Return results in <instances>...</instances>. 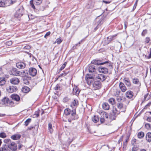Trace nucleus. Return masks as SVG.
Wrapping results in <instances>:
<instances>
[{
	"label": "nucleus",
	"mask_w": 151,
	"mask_h": 151,
	"mask_svg": "<svg viewBox=\"0 0 151 151\" xmlns=\"http://www.w3.org/2000/svg\"><path fill=\"white\" fill-rule=\"evenodd\" d=\"M116 96L117 97L116 99L118 102H120L122 100V99L121 96L118 95Z\"/></svg>",
	"instance_id": "nucleus-49"
},
{
	"label": "nucleus",
	"mask_w": 151,
	"mask_h": 151,
	"mask_svg": "<svg viewBox=\"0 0 151 151\" xmlns=\"http://www.w3.org/2000/svg\"><path fill=\"white\" fill-rule=\"evenodd\" d=\"M78 103L77 100L74 99L71 103L70 106L73 108V109H76V107L78 106Z\"/></svg>",
	"instance_id": "nucleus-20"
},
{
	"label": "nucleus",
	"mask_w": 151,
	"mask_h": 151,
	"mask_svg": "<svg viewBox=\"0 0 151 151\" xmlns=\"http://www.w3.org/2000/svg\"><path fill=\"white\" fill-rule=\"evenodd\" d=\"M146 140L148 142H151V133L148 132L146 134Z\"/></svg>",
	"instance_id": "nucleus-31"
},
{
	"label": "nucleus",
	"mask_w": 151,
	"mask_h": 151,
	"mask_svg": "<svg viewBox=\"0 0 151 151\" xmlns=\"http://www.w3.org/2000/svg\"><path fill=\"white\" fill-rule=\"evenodd\" d=\"M147 30L146 29H145V30H144L142 33V36H144L145 34L147 33Z\"/></svg>",
	"instance_id": "nucleus-52"
},
{
	"label": "nucleus",
	"mask_w": 151,
	"mask_h": 151,
	"mask_svg": "<svg viewBox=\"0 0 151 151\" xmlns=\"http://www.w3.org/2000/svg\"><path fill=\"white\" fill-rule=\"evenodd\" d=\"M106 121V120L104 118L102 117V116L101 117L100 119V121L101 123H104L105 121Z\"/></svg>",
	"instance_id": "nucleus-50"
},
{
	"label": "nucleus",
	"mask_w": 151,
	"mask_h": 151,
	"mask_svg": "<svg viewBox=\"0 0 151 151\" xmlns=\"http://www.w3.org/2000/svg\"><path fill=\"white\" fill-rule=\"evenodd\" d=\"M16 65L19 69H24L26 67V64L23 62H19L16 63Z\"/></svg>",
	"instance_id": "nucleus-15"
},
{
	"label": "nucleus",
	"mask_w": 151,
	"mask_h": 151,
	"mask_svg": "<svg viewBox=\"0 0 151 151\" xmlns=\"http://www.w3.org/2000/svg\"><path fill=\"white\" fill-rule=\"evenodd\" d=\"M93 86L94 89H99L100 88L101 85L100 82L98 81H95L93 83Z\"/></svg>",
	"instance_id": "nucleus-19"
},
{
	"label": "nucleus",
	"mask_w": 151,
	"mask_h": 151,
	"mask_svg": "<svg viewBox=\"0 0 151 151\" xmlns=\"http://www.w3.org/2000/svg\"><path fill=\"white\" fill-rule=\"evenodd\" d=\"M150 54L148 56L147 58L148 59H150L151 58V48L150 49Z\"/></svg>",
	"instance_id": "nucleus-64"
},
{
	"label": "nucleus",
	"mask_w": 151,
	"mask_h": 151,
	"mask_svg": "<svg viewBox=\"0 0 151 151\" xmlns=\"http://www.w3.org/2000/svg\"><path fill=\"white\" fill-rule=\"evenodd\" d=\"M99 117L98 116H94L92 118V121L94 123H96L99 121Z\"/></svg>",
	"instance_id": "nucleus-35"
},
{
	"label": "nucleus",
	"mask_w": 151,
	"mask_h": 151,
	"mask_svg": "<svg viewBox=\"0 0 151 151\" xmlns=\"http://www.w3.org/2000/svg\"><path fill=\"white\" fill-rule=\"evenodd\" d=\"M8 147L6 145H5L3 147L0 148V151H9Z\"/></svg>",
	"instance_id": "nucleus-36"
},
{
	"label": "nucleus",
	"mask_w": 151,
	"mask_h": 151,
	"mask_svg": "<svg viewBox=\"0 0 151 151\" xmlns=\"http://www.w3.org/2000/svg\"><path fill=\"white\" fill-rule=\"evenodd\" d=\"M128 139L129 138L128 137H127V138L125 139V142H123V145L125 146L126 145L127 143L128 140Z\"/></svg>",
	"instance_id": "nucleus-54"
},
{
	"label": "nucleus",
	"mask_w": 151,
	"mask_h": 151,
	"mask_svg": "<svg viewBox=\"0 0 151 151\" xmlns=\"http://www.w3.org/2000/svg\"><path fill=\"white\" fill-rule=\"evenodd\" d=\"M8 147L10 149L13 151H15L17 150V145L14 142H12L10 145L8 146Z\"/></svg>",
	"instance_id": "nucleus-17"
},
{
	"label": "nucleus",
	"mask_w": 151,
	"mask_h": 151,
	"mask_svg": "<svg viewBox=\"0 0 151 151\" xmlns=\"http://www.w3.org/2000/svg\"><path fill=\"white\" fill-rule=\"evenodd\" d=\"M119 88L122 92H124L127 90V88L123 83L120 82L119 85Z\"/></svg>",
	"instance_id": "nucleus-18"
},
{
	"label": "nucleus",
	"mask_w": 151,
	"mask_h": 151,
	"mask_svg": "<svg viewBox=\"0 0 151 151\" xmlns=\"http://www.w3.org/2000/svg\"><path fill=\"white\" fill-rule=\"evenodd\" d=\"M6 137V135L4 132L1 133L0 134V137L3 138H5Z\"/></svg>",
	"instance_id": "nucleus-47"
},
{
	"label": "nucleus",
	"mask_w": 151,
	"mask_h": 151,
	"mask_svg": "<svg viewBox=\"0 0 151 151\" xmlns=\"http://www.w3.org/2000/svg\"><path fill=\"white\" fill-rule=\"evenodd\" d=\"M115 100L113 98H111L109 100V102L112 105L115 104Z\"/></svg>",
	"instance_id": "nucleus-41"
},
{
	"label": "nucleus",
	"mask_w": 151,
	"mask_h": 151,
	"mask_svg": "<svg viewBox=\"0 0 151 151\" xmlns=\"http://www.w3.org/2000/svg\"><path fill=\"white\" fill-rule=\"evenodd\" d=\"M10 102V101L8 98L5 97L3 98L1 100V103L2 104L7 106L8 104Z\"/></svg>",
	"instance_id": "nucleus-16"
},
{
	"label": "nucleus",
	"mask_w": 151,
	"mask_h": 151,
	"mask_svg": "<svg viewBox=\"0 0 151 151\" xmlns=\"http://www.w3.org/2000/svg\"><path fill=\"white\" fill-rule=\"evenodd\" d=\"M12 99L16 101H19L20 99V97L19 95L15 94H13L11 95Z\"/></svg>",
	"instance_id": "nucleus-26"
},
{
	"label": "nucleus",
	"mask_w": 151,
	"mask_h": 151,
	"mask_svg": "<svg viewBox=\"0 0 151 151\" xmlns=\"http://www.w3.org/2000/svg\"><path fill=\"white\" fill-rule=\"evenodd\" d=\"M96 78L98 79V81H103L106 79V77L104 74H99L96 76Z\"/></svg>",
	"instance_id": "nucleus-14"
},
{
	"label": "nucleus",
	"mask_w": 151,
	"mask_h": 151,
	"mask_svg": "<svg viewBox=\"0 0 151 151\" xmlns=\"http://www.w3.org/2000/svg\"><path fill=\"white\" fill-rule=\"evenodd\" d=\"M50 33H51L49 31L47 32L45 35L44 37L45 38H46L47 37L49 36L50 35Z\"/></svg>",
	"instance_id": "nucleus-55"
},
{
	"label": "nucleus",
	"mask_w": 151,
	"mask_h": 151,
	"mask_svg": "<svg viewBox=\"0 0 151 151\" xmlns=\"http://www.w3.org/2000/svg\"><path fill=\"white\" fill-rule=\"evenodd\" d=\"M94 77L88 74H87L85 77L86 80L88 85H90L93 81Z\"/></svg>",
	"instance_id": "nucleus-4"
},
{
	"label": "nucleus",
	"mask_w": 151,
	"mask_h": 151,
	"mask_svg": "<svg viewBox=\"0 0 151 151\" xmlns=\"http://www.w3.org/2000/svg\"><path fill=\"white\" fill-rule=\"evenodd\" d=\"M30 78L27 76H24L22 77L23 83L25 84H28L29 83Z\"/></svg>",
	"instance_id": "nucleus-21"
},
{
	"label": "nucleus",
	"mask_w": 151,
	"mask_h": 151,
	"mask_svg": "<svg viewBox=\"0 0 151 151\" xmlns=\"http://www.w3.org/2000/svg\"><path fill=\"white\" fill-rule=\"evenodd\" d=\"M48 129L50 133H51L52 132V126L51 123H49L48 124Z\"/></svg>",
	"instance_id": "nucleus-42"
},
{
	"label": "nucleus",
	"mask_w": 151,
	"mask_h": 151,
	"mask_svg": "<svg viewBox=\"0 0 151 151\" xmlns=\"http://www.w3.org/2000/svg\"><path fill=\"white\" fill-rule=\"evenodd\" d=\"M136 139H133L132 141V143L133 145H134V143L136 142Z\"/></svg>",
	"instance_id": "nucleus-61"
},
{
	"label": "nucleus",
	"mask_w": 151,
	"mask_h": 151,
	"mask_svg": "<svg viewBox=\"0 0 151 151\" xmlns=\"http://www.w3.org/2000/svg\"><path fill=\"white\" fill-rule=\"evenodd\" d=\"M145 127L147 129H149L151 128V125L149 123H146L145 125Z\"/></svg>",
	"instance_id": "nucleus-44"
},
{
	"label": "nucleus",
	"mask_w": 151,
	"mask_h": 151,
	"mask_svg": "<svg viewBox=\"0 0 151 151\" xmlns=\"http://www.w3.org/2000/svg\"><path fill=\"white\" fill-rule=\"evenodd\" d=\"M55 89L58 91H60L61 90V87L59 85L57 84L55 87Z\"/></svg>",
	"instance_id": "nucleus-46"
},
{
	"label": "nucleus",
	"mask_w": 151,
	"mask_h": 151,
	"mask_svg": "<svg viewBox=\"0 0 151 151\" xmlns=\"http://www.w3.org/2000/svg\"><path fill=\"white\" fill-rule=\"evenodd\" d=\"M111 91L112 94L115 96L119 95L120 93V91L119 89L115 87Z\"/></svg>",
	"instance_id": "nucleus-13"
},
{
	"label": "nucleus",
	"mask_w": 151,
	"mask_h": 151,
	"mask_svg": "<svg viewBox=\"0 0 151 151\" xmlns=\"http://www.w3.org/2000/svg\"><path fill=\"white\" fill-rule=\"evenodd\" d=\"M35 115H36L37 117H38L39 116V112L38 111L36 112Z\"/></svg>",
	"instance_id": "nucleus-63"
},
{
	"label": "nucleus",
	"mask_w": 151,
	"mask_h": 151,
	"mask_svg": "<svg viewBox=\"0 0 151 151\" xmlns=\"http://www.w3.org/2000/svg\"><path fill=\"white\" fill-rule=\"evenodd\" d=\"M146 120L149 122H151V117H147Z\"/></svg>",
	"instance_id": "nucleus-57"
},
{
	"label": "nucleus",
	"mask_w": 151,
	"mask_h": 151,
	"mask_svg": "<svg viewBox=\"0 0 151 151\" xmlns=\"http://www.w3.org/2000/svg\"><path fill=\"white\" fill-rule=\"evenodd\" d=\"M102 23H103V22H102V20H101V21L98 24V25L95 27V30L97 29L98 28V26L99 25H101V24H102Z\"/></svg>",
	"instance_id": "nucleus-58"
},
{
	"label": "nucleus",
	"mask_w": 151,
	"mask_h": 151,
	"mask_svg": "<svg viewBox=\"0 0 151 151\" xmlns=\"http://www.w3.org/2000/svg\"><path fill=\"white\" fill-rule=\"evenodd\" d=\"M11 140L10 139H5L4 140V142L5 143H9L10 142Z\"/></svg>",
	"instance_id": "nucleus-56"
},
{
	"label": "nucleus",
	"mask_w": 151,
	"mask_h": 151,
	"mask_svg": "<svg viewBox=\"0 0 151 151\" xmlns=\"http://www.w3.org/2000/svg\"><path fill=\"white\" fill-rule=\"evenodd\" d=\"M110 64H111L110 62ZM106 64V66L107 67H103V66H101L99 68V70L100 72L102 73H104V74H106V73H108V69L107 68V67H109L110 66H111L112 65H111H111L110 66L107 67V64Z\"/></svg>",
	"instance_id": "nucleus-6"
},
{
	"label": "nucleus",
	"mask_w": 151,
	"mask_h": 151,
	"mask_svg": "<svg viewBox=\"0 0 151 151\" xmlns=\"http://www.w3.org/2000/svg\"><path fill=\"white\" fill-rule=\"evenodd\" d=\"M10 81L12 84L17 85L19 83V80L18 78L16 77H14L11 78L10 80Z\"/></svg>",
	"instance_id": "nucleus-12"
},
{
	"label": "nucleus",
	"mask_w": 151,
	"mask_h": 151,
	"mask_svg": "<svg viewBox=\"0 0 151 151\" xmlns=\"http://www.w3.org/2000/svg\"><path fill=\"white\" fill-rule=\"evenodd\" d=\"M94 2L93 1H90L88 3V5H89V8H92L94 6Z\"/></svg>",
	"instance_id": "nucleus-37"
},
{
	"label": "nucleus",
	"mask_w": 151,
	"mask_h": 151,
	"mask_svg": "<svg viewBox=\"0 0 151 151\" xmlns=\"http://www.w3.org/2000/svg\"><path fill=\"white\" fill-rule=\"evenodd\" d=\"M88 71L90 73H93L94 74L96 73L97 69L93 65H90L88 66Z\"/></svg>",
	"instance_id": "nucleus-7"
},
{
	"label": "nucleus",
	"mask_w": 151,
	"mask_h": 151,
	"mask_svg": "<svg viewBox=\"0 0 151 151\" xmlns=\"http://www.w3.org/2000/svg\"><path fill=\"white\" fill-rule=\"evenodd\" d=\"M150 40V39L149 38L147 37L145 39V42L146 43H148L149 42Z\"/></svg>",
	"instance_id": "nucleus-59"
},
{
	"label": "nucleus",
	"mask_w": 151,
	"mask_h": 151,
	"mask_svg": "<svg viewBox=\"0 0 151 151\" xmlns=\"http://www.w3.org/2000/svg\"><path fill=\"white\" fill-rule=\"evenodd\" d=\"M70 25H71V24H70V22H68L67 24V25H66V26L67 28H68L69 27H70Z\"/></svg>",
	"instance_id": "nucleus-60"
},
{
	"label": "nucleus",
	"mask_w": 151,
	"mask_h": 151,
	"mask_svg": "<svg viewBox=\"0 0 151 151\" xmlns=\"http://www.w3.org/2000/svg\"><path fill=\"white\" fill-rule=\"evenodd\" d=\"M117 106L118 109L121 110V111L125 112L126 110V106H123V104L121 103H118Z\"/></svg>",
	"instance_id": "nucleus-10"
},
{
	"label": "nucleus",
	"mask_w": 151,
	"mask_h": 151,
	"mask_svg": "<svg viewBox=\"0 0 151 151\" xmlns=\"http://www.w3.org/2000/svg\"><path fill=\"white\" fill-rule=\"evenodd\" d=\"M30 90V88L27 86H24L23 87L22 89V91L24 93H28Z\"/></svg>",
	"instance_id": "nucleus-33"
},
{
	"label": "nucleus",
	"mask_w": 151,
	"mask_h": 151,
	"mask_svg": "<svg viewBox=\"0 0 151 151\" xmlns=\"http://www.w3.org/2000/svg\"><path fill=\"white\" fill-rule=\"evenodd\" d=\"M103 108L105 110H108L109 109L110 106L109 104L106 102L104 103L102 105Z\"/></svg>",
	"instance_id": "nucleus-30"
},
{
	"label": "nucleus",
	"mask_w": 151,
	"mask_h": 151,
	"mask_svg": "<svg viewBox=\"0 0 151 151\" xmlns=\"http://www.w3.org/2000/svg\"><path fill=\"white\" fill-rule=\"evenodd\" d=\"M125 95L127 98L129 99H131L132 98L133 96V93L132 91H129L126 93Z\"/></svg>",
	"instance_id": "nucleus-24"
},
{
	"label": "nucleus",
	"mask_w": 151,
	"mask_h": 151,
	"mask_svg": "<svg viewBox=\"0 0 151 151\" xmlns=\"http://www.w3.org/2000/svg\"><path fill=\"white\" fill-rule=\"evenodd\" d=\"M132 82L134 84L137 85L139 86H140L141 83L139 81L138 79L136 78H134L132 79Z\"/></svg>",
	"instance_id": "nucleus-28"
},
{
	"label": "nucleus",
	"mask_w": 151,
	"mask_h": 151,
	"mask_svg": "<svg viewBox=\"0 0 151 151\" xmlns=\"http://www.w3.org/2000/svg\"><path fill=\"white\" fill-rule=\"evenodd\" d=\"M12 42L11 41H9L7 42L6 43V44L8 46H10L12 44Z\"/></svg>",
	"instance_id": "nucleus-53"
},
{
	"label": "nucleus",
	"mask_w": 151,
	"mask_h": 151,
	"mask_svg": "<svg viewBox=\"0 0 151 151\" xmlns=\"http://www.w3.org/2000/svg\"><path fill=\"white\" fill-rule=\"evenodd\" d=\"M91 63L94 65H101L105 64H107V66H109L111 65V64L107 61L104 62L103 60H94L91 62Z\"/></svg>",
	"instance_id": "nucleus-1"
},
{
	"label": "nucleus",
	"mask_w": 151,
	"mask_h": 151,
	"mask_svg": "<svg viewBox=\"0 0 151 151\" xmlns=\"http://www.w3.org/2000/svg\"><path fill=\"white\" fill-rule=\"evenodd\" d=\"M102 113L103 117L106 120V121H110L109 118V115L106 112H103Z\"/></svg>",
	"instance_id": "nucleus-34"
},
{
	"label": "nucleus",
	"mask_w": 151,
	"mask_h": 151,
	"mask_svg": "<svg viewBox=\"0 0 151 151\" xmlns=\"http://www.w3.org/2000/svg\"><path fill=\"white\" fill-rule=\"evenodd\" d=\"M138 1V0H136V1L135 2V3L134 5L133 8H134L135 9L136 8Z\"/></svg>",
	"instance_id": "nucleus-62"
},
{
	"label": "nucleus",
	"mask_w": 151,
	"mask_h": 151,
	"mask_svg": "<svg viewBox=\"0 0 151 151\" xmlns=\"http://www.w3.org/2000/svg\"><path fill=\"white\" fill-rule=\"evenodd\" d=\"M21 136L19 134H14L11 136V138L14 140H17L19 139Z\"/></svg>",
	"instance_id": "nucleus-25"
},
{
	"label": "nucleus",
	"mask_w": 151,
	"mask_h": 151,
	"mask_svg": "<svg viewBox=\"0 0 151 151\" xmlns=\"http://www.w3.org/2000/svg\"><path fill=\"white\" fill-rule=\"evenodd\" d=\"M123 81L127 86L130 87L131 86V83L128 78H124L123 79Z\"/></svg>",
	"instance_id": "nucleus-27"
},
{
	"label": "nucleus",
	"mask_w": 151,
	"mask_h": 151,
	"mask_svg": "<svg viewBox=\"0 0 151 151\" xmlns=\"http://www.w3.org/2000/svg\"><path fill=\"white\" fill-rule=\"evenodd\" d=\"M6 90L9 93H12L17 90V88L15 86H10L6 88Z\"/></svg>",
	"instance_id": "nucleus-8"
},
{
	"label": "nucleus",
	"mask_w": 151,
	"mask_h": 151,
	"mask_svg": "<svg viewBox=\"0 0 151 151\" xmlns=\"http://www.w3.org/2000/svg\"><path fill=\"white\" fill-rule=\"evenodd\" d=\"M80 91V90L76 86H75L74 87L73 91V93L74 95L78 96L79 94Z\"/></svg>",
	"instance_id": "nucleus-23"
},
{
	"label": "nucleus",
	"mask_w": 151,
	"mask_h": 151,
	"mask_svg": "<svg viewBox=\"0 0 151 151\" xmlns=\"http://www.w3.org/2000/svg\"><path fill=\"white\" fill-rule=\"evenodd\" d=\"M6 1L8 2L10 1V5H11L12 4H13L15 3L17 1V0H5Z\"/></svg>",
	"instance_id": "nucleus-45"
},
{
	"label": "nucleus",
	"mask_w": 151,
	"mask_h": 151,
	"mask_svg": "<svg viewBox=\"0 0 151 151\" xmlns=\"http://www.w3.org/2000/svg\"><path fill=\"white\" fill-rule=\"evenodd\" d=\"M23 8L22 7H20L17 11L15 14V16L16 17H21L23 14Z\"/></svg>",
	"instance_id": "nucleus-5"
},
{
	"label": "nucleus",
	"mask_w": 151,
	"mask_h": 151,
	"mask_svg": "<svg viewBox=\"0 0 151 151\" xmlns=\"http://www.w3.org/2000/svg\"><path fill=\"white\" fill-rule=\"evenodd\" d=\"M21 72L15 68H14L11 71V74L15 76H20Z\"/></svg>",
	"instance_id": "nucleus-11"
},
{
	"label": "nucleus",
	"mask_w": 151,
	"mask_h": 151,
	"mask_svg": "<svg viewBox=\"0 0 151 151\" xmlns=\"http://www.w3.org/2000/svg\"><path fill=\"white\" fill-rule=\"evenodd\" d=\"M116 115L115 114H111L109 115V119L110 121H111L115 119L116 117Z\"/></svg>",
	"instance_id": "nucleus-39"
},
{
	"label": "nucleus",
	"mask_w": 151,
	"mask_h": 151,
	"mask_svg": "<svg viewBox=\"0 0 151 151\" xmlns=\"http://www.w3.org/2000/svg\"><path fill=\"white\" fill-rule=\"evenodd\" d=\"M113 112L116 115H118L119 114L120 111H119L115 107H114L112 110Z\"/></svg>",
	"instance_id": "nucleus-38"
},
{
	"label": "nucleus",
	"mask_w": 151,
	"mask_h": 151,
	"mask_svg": "<svg viewBox=\"0 0 151 151\" xmlns=\"http://www.w3.org/2000/svg\"><path fill=\"white\" fill-rule=\"evenodd\" d=\"M42 0H32L30 1V5L34 9H35L34 4L38 5L41 3Z\"/></svg>",
	"instance_id": "nucleus-3"
},
{
	"label": "nucleus",
	"mask_w": 151,
	"mask_h": 151,
	"mask_svg": "<svg viewBox=\"0 0 151 151\" xmlns=\"http://www.w3.org/2000/svg\"><path fill=\"white\" fill-rule=\"evenodd\" d=\"M65 114L66 115H68L70 114L72 116L71 118L73 119H74V116L76 115V111L75 109H73L72 110H71L69 109H66L64 110Z\"/></svg>",
	"instance_id": "nucleus-2"
},
{
	"label": "nucleus",
	"mask_w": 151,
	"mask_h": 151,
	"mask_svg": "<svg viewBox=\"0 0 151 151\" xmlns=\"http://www.w3.org/2000/svg\"><path fill=\"white\" fill-rule=\"evenodd\" d=\"M144 136V133L142 132H139L137 134V136L139 138H142Z\"/></svg>",
	"instance_id": "nucleus-40"
},
{
	"label": "nucleus",
	"mask_w": 151,
	"mask_h": 151,
	"mask_svg": "<svg viewBox=\"0 0 151 151\" xmlns=\"http://www.w3.org/2000/svg\"><path fill=\"white\" fill-rule=\"evenodd\" d=\"M113 37V36H110L107 37L106 40L104 41V44L106 45L109 44L112 40Z\"/></svg>",
	"instance_id": "nucleus-29"
},
{
	"label": "nucleus",
	"mask_w": 151,
	"mask_h": 151,
	"mask_svg": "<svg viewBox=\"0 0 151 151\" xmlns=\"http://www.w3.org/2000/svg\"><path fill=\"white\" fill-rule=\"evenodd\" d=\"M67 64V63L66 62H65L64 64L62 65L61 67L60 68V70H62L64 69L66 65Z\"/></svg>",
	"instance_id": "nucleus-48"
},
{
	"label": "nucleus",
	"mask_w": 151,
	"mask_h": 151,
	"mask_svg": "<svg viewBox=\"0 0 151 151\" xmlns=\"http://www.w3.org/2000/svg\"><path fill=\"white\" fill-rule=\"evenodd\" d=\"M6 82V78L5 77H2L0 78V85L3 86L4 85Z\"/></svg>",
	"instance_id": "nucleus-32"
},
{
	"label": "nucleus",
	"mask_w": 151,
	"mask_h": 151,
	"mask_svg": "<svg viewBox=\"0 0 151 151\" xmlns=\"http://www.w3.org/2000/svg\"><path fill=\"white\" fill-rule=\"evenodd\" d=\"M31 119L29 118L27 119L25 122V125L27 126L29 123L31 122Z\"/></svg>",
	"instance_id": "nucleus-43"
},
{
	"label": "nucleus",
	"mask_w": 151,
	"mask_h": 151,
	"mask_svg": "<svg viewBox=\"0 0 151 151\" xmlns=\"http://www.w3.org/2000/svg\"><path fill=\"white\" fill-rule=\"evenodd\" d=\"M10 1L8 2L5 1L4 2L1 1H0V7H4L7 6H9L10 5Z\"/></svg>",
	"instance_id": "nucleus-22"
},
{
	"label": "nucleus",
	"mask_w": 151,
	"mask_h": 151,
	"mask_svg": "<svg viewBox=\"0 0 151 151\" xmlns=\"http://www.w3.org/2000/svg\"><path fill=\"white\" fill-rule=\"evenodd\" d=\"M62 42V40L60 38L57 39L56 41V42L58 44H60Z\"/></svg>",
	"instance_id": "nucleus-51"
},
{
	"label": "nucleus",
	"mask_w": 151,
	"mask_h": 151,
	"mask_svg": "<svg viewBox=\"0 0 151 151\" xmlns=\"http://www.w3.org/2000/svg\"><path fill=\"white\" fill-rule=\"evenodd\" d=\"M29 74L32 76H36L37 73V70L35 68H31L29 69Z\"/></svg>",
	"instance_id": "nucleus-9"
}]
</instances>
